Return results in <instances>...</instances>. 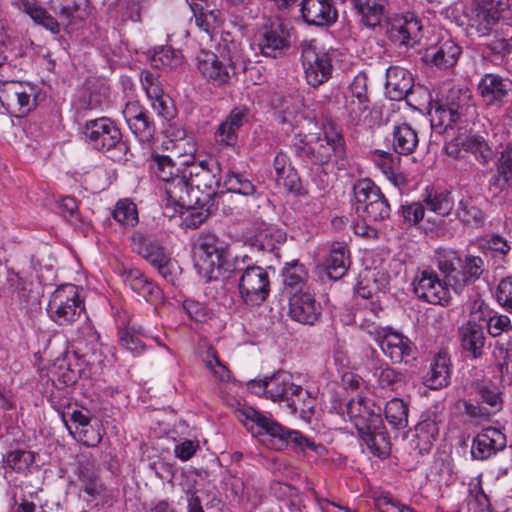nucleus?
<instances>
[{
  "label": "nucleus",
  "mask_w": 512,
  "mask_h": 512,
  "mask_svg": "<svg viewBox=\"0 0 512 512\" xmlns=\"http://www.w3.org/2000/svg\"><path fill=\"white\" fill-rule=\"evenodd\" d=\"M476 2L483 14L482 35H485L499 21L500 14L508 9L509 0H476Z\"/></svg>",
  "instance_id": "a19ab883"
},
{
  "label": "nucleus",
  "mask_w": 512,
  "mask_h": 512,
  "mask_svg": "<svg viewBox=\"0 0 512 512\" xmlns=\"http://www.w3.org/2000/svg\"><path fill=\"white\" fill-rule=\"evenodd\" d=\"M34 460V454L26 450L11 451L5 458L6 465L17 472L26 470Z\"/></svg>",
  "instance_id": "6e6d98bb"
},
{
  "label": "nucleus",
  "mask_w": 512,
  "mask_h": 512,
  "mask_svg": "<svg viewBox=\"0 0 512 512\" xmlns=\"http://www.w3.org/2000/svg\"><path fill=\"white\" fill-rule=\"evenodd\" d=\"M505 446V435L497 428L488 427L474 438L471 455L474 459L485 460Z\"/></svg>",
  "instance_id": "b1692460"
},
{
  "label": "nucleus",
  "mask_w": 512,
  "mask_h": 512,
  "mask_svg": "<svg viewBox=\"0 0 512 512\" xmlns=\"http://www.w3.org/2000/svg\"><path fill=\"white\" fill-rule=\"evenodd\" d=\"M175 175L174 180L164 184L163 187L168 202L178 207L179 212L183 209L189 210L198 206L189 183L187 171L184 169L181 174Z\"/></svg>",
  "instance_id": "412c9836"
},
{
  "label": "nucleus",
  "mask_w": 512,
  "mask_h": 512,
  "mask_svg": "<svg viewBox=\"0 0 512 512\" xmlns=\"http://www.w3.org/2000/svg\"><path fill=\"white\" fill-rule=\"evenodd\" d=\"M89 0H59L56 4L50 2V9L66 26L77 20H83L88 15Z\"/></svg>",
  "instance_id": "cd10ccee"
},
{
  "label": "nucleus",
  "mask_w": 512,
  "mask_h": 512,
  "mask_svg": "<svg viewBox=\"0 0 512 512\" xmlns=\"http://www.w3.org/2000/svg\"><path fill=\"white\" fill-rule=\"evenodd\" d=\"M285 402L293 414H299L301 419L310 422L314 415L316 399L308 390L294 384Z\"/></svg>",
  "instance_id": "c85d7f7f"
},
{
  "label": "nucleus",
  "mask_w": 512,
  "mask_h": 512,
  "mask_svg": "<svg viewBox=\"0 0 512 512\" xmlns=\"http://www.w3.org/2000/svg\"><path fill=\"white\" fill-rule=\"evenodd\" d=\"M427 208L436 215L444 217L448 215V190L428 192L425 198Z\"/></svg>",
  "instance_id": "5fc2aeb1"
},
{
  "label": "nucleus",
  "mask_w": 512,
  "mask_h": 512,
  "mask_svg": "<svg viewBox=\"0 0 512 512\" xmlns=\"http://www.w3.org/2000/svg\"><path fill=\"white\" fill-rule=\"evenodd\" d=\"M119 342L123 348L135 354H140L146 347L142 337L133 329L120 330Z\"/></svg>",
  "instance_id": "4d7b16f0"
},
{
  "label": "nucleus",
  "mask_w": 512,
  "mask_h": 512,
  "mask_svg": "<svg viewBox=\"0 0 512 512\" xmlns=\"http://www.w3.org/2000/svg\"><path fill=\"white\" fill-rule=\"evenodd\" d=\"M150 168L156 177L165 184L174 180L175 174H181L180 169L176 168L172 159L166 155L153 156Z\"/></svg>",
  "instance_id": "de8ad7c7"
},
{
  "label": "nucleus",
  "mask_w": 512,
  "mask_h": 512,
  "mask_svg": "<svg viewBox=\"0 0 512 512\" xmlns=\"http://www.w3.org/2000/svg\"><path fill=\"white\" fill-rule=\"evenodd\" d=\"M224 186L228 192L238 193L244 196L258 194L257 187L243 174L230 172L224 180Z\"/></svg>",
  "instance_id": "09e8293b"
},
{
  "label": "nucleus",
  "mask_w": 512,
  "mask_h": 512,
  "mask_svg": "<svg viewBox=\"0 0 512 512\" xmlns=\"http://www.w3.org/2000/svg\"><path fill=\"white\" fill-rule=\"evenodd\" d=\"M420 429L425 430L433 440L442 436V440L445 442L448 434L446 415L443 412L441 415L434 413L433 417H429V419L421 423Z\"/></svg>",
  "instance_id": "603ef678"
},
{
  "label": "nucleus",
  "mask_w": 512,
  "mask_h": 512,
  "mask_svg": "<svg viewBox=\"0 0 512 512\" xmlns=\"http://www.w3.org/2000/svg\"><path fill=\"white\" fill-rule=\"evenodd\" d=\"M240 420H249L256 424L261 430L269 435L274 441L278 449L291 447L296 451H305L310 449L319 453L323 450L322 445L315 444L312 440L305 437L297 430L289 429L275 420L266 417L259 411L250 406H243L236 411Z\"/></svg>",
  "instance_id": "20e7f679"
},
{
  "label": "nucleus",
  "mask_w": 512,
  "mask_h": 512,
  "mask_svg": "<svg viewBox=\"0 0 512 512\" xmlns=\"http://www.w3.org/2000/svg\"><path fill=\"white\" fill-rule=\"evenodd\" d=\"M322 307L314 296L307 292L295 291L289 298V315L301 324L314 325L319 321Z\"/></svg>",
  "instance_id": "6ab92c4d"
},
{
  "label": "nucleus",
  "mask_w": 512,
  "mask_h": 512,
  "mask_svg": "<svg viewBox=\"0 0 512 512\" xmlns=\"http://www.w3.org/2000/svg\"><path fill=\"white\" fill-rule=\"evenodd\" d=\"M128 126L141 142H150L156 132L155 123L152 120L149 111L136 120H133Z\"/></svg>",
  "instance_id": "8fccbe9b"
},
{
  "label": "nucleus",
  "mask_w": 512,
  "mask_h": 512,
  "mask_svg": "<svg viewBox=\"0 0 512 512\" xmlns=\"http://www.w3.org/2000/svg\"><path fill=\"white\" fill-rule=\"evenodd\" d=\"M367 333L374 335V339L379 344L382 352L394 364L400 363L404 357L410 356L415 348L408 337L393 331L389 327L367 329Z\"/></svg>",
  "instance_id": "dca6fc26"
},
{
  "label": "nucleus",
  "mask_w": 512,
  "mask_h": 512,
  "mask_svg": "<svg viewBox=\"0 0 512 512\" xmlns=\"http://www.w3.org/2000/svg\"><path fill=\"white\" fill-rule=\"evenodd\" d=\"M428 115L431 123V135L429 147H441L443 151H448V138L446 131L448 129L447 104L441 100H431Z\"/></svg>",
  "instance_id": "4be33fe9"
},
{
  "label": "nucleus",
  "mask_w": 512,
  "mask_h": 512,
  "mask_svg": "<svg viewBox=\"0 0 512 512\" xmlns=\"http://www.w3.org/2000/svg\"><path fill=\"white\" fill-rule=\"evenodd\" d=\"M346 111L352 121L359 120L361 116L369 109V99L352 98L345 104Z\"/></svg>",
  "instance_id": "774afa93"
},
{
  "label": "nucleus",
  "mask_w": 512,
  "mask_h": 512,
  "mask_svg": "<svg viewBox=\"0 0 512 512\" xmlns=\"http://www.w3.org/2000/svg\"><path fill=\"white\" fill-rule=\"evenodd\" d=\"M83 134L89 144L96 150L112 153L118 151L126 154L128 147L122 141V134L116 124L106 117L89 120L85 123Z\"/></svg>",
  "instance_id": "1a4fd4ad"
},
{
  "label": "nucleus",
  "mask_w": 512,
  "mask_h": 512,
  "mask_svg": "<svg viewBox=\"0 0 512 512\" xmlns=\"http://www.w3.org/2000/svg\"><path fill=\"white\" fill-rule=\"evenodd\" d=\"M446 350H440L424 377V385L432 390H438L448 385V361Z\"/></svg>",
  "instance_id": "f704fd0d"
},
{
  "label": "nucleus",
  "mask_w": 512,
  "mask_h": 512,
  "mask_svg": "<svg viewBox=\"0 0 512 512\" xmlns=\"http://www.w3.org/2000/svg\"><path fill=\"white\" fill-rule=\"evenodd\" d=\"M135 251L152 266L170 262V257L166 254L164 248L159 243L147 238H141L135 244Z\"/></svg>",
  "instance_id": "c03bdc74"
},
{
  "label": "nucleus",
  "mask_w": 512,
  "mask_h": 512,
  "mask_svg": "<svg viewBox=\"0 0 512 512\" xmlns=\"http://www.w3.org/2000/svg\"><path fill=\"white\" fill-rule=\"evenodd\" d=\"M195 266L209 279L218 278L226 267L227 251L224 243L214 234L208 233L198 237L195 244Z\"/></svg>",
  "instance_id": "6e6552de"
},
{
  "label": "nucleus",
  "mask_w": 512,
  "mask_h": 512,
  "mask_svg": "<svg viewBox=\"0 0 512 512\" xmlns=\"http://www.w3.org/2000/svg\"><path fill=\"white\" fill-rule=\"evenodd\" d=\"M25 282L26 281L13 269H8L6 271L5 281L0 285V296L14 299L18 290L21 289Z\"/></svg>",
  "instance_id": "13d9d810"
},
{
  "label": "nucleus",
  "mask_w": 512,
  "mask_h": 512,
  "mask_svg": "<svg viewBox=\"0 0 512 512\" xmlns=\"http://www.w3.org/2000/svg\"><path fill=\"white\" fill-rule=\"evenodd\" d=\"M180 61V55L168 46L161 47L151 58L152 65L155 68L177 66Z\"/></svg>",
  "instance_id": "bf43d9fd"
},
{
  "label": "nucleus",
  "mask_w": 512,
  "mask_h": 512,
  "mask_svg": "<svg viewBox=\"0 0 512 512\" xmlns=\"http://www.w3.org/2000/svg\"><path fill=\"white\" fill-rule=\"evenodd\" d=\"M358 434L372 454L379 458L389 456L391 443L383 420H380V425H375V428L369 426V428L364 429L362 432H358Z\"/></svg>",
  "instance_id": "c756f323"
},
{
  "label": "nucleus",
  "mask_w": 512,
  "mask_h": 512,
  "mask_svg": "<svg viewBox=\"0 0 512 512\" xmlns=\"http://www.w3.org/2000/svg\"><path fill=\"white\" fill-rule=\"evenodd\" d=\"M216 50L217 53L201 51L196 58L197 70L215 87L229 85L240 74L257 70V66L251 65L240 43L234 41L230 33L221 36Z\"/></svg>",
  "instance_id": "f257e3e1"
},
{
  "label": "nucleus",
  "mask_w": 512,
  "mask_h": 512,
  "mask_svg": "<svg viewBox=\"0 0 512 512\" xmlns=\"http://www.w3.org/2000/svg\"><path fill=\"white\" fill-rule=\"evenodd\" d=\"M385 34L397 47L414 48L423 37V26L414 13L397 14L387 22Z\"/></svg>",
  "instance_id": "9b49d317"
},
{
  "label": "nucleus",
  "mask_w": 512,
  "mask_h": 512,
  "mask_svg": "<svg viewBox=\"0 0 512 512\" xmlns=\"http://www.w3.org/2000/svg\"><path fill=\"white\" fill-rule=\"evenodd\" d=\"M374 376L381 389L392 392L398 391L399 388L403 387L405 384L403 374L390 367L388 364H383L375 368Z\"/></svg>",
  "instance_id": "a18cd8bd"
},
{
  "label": "nucleus",
  "mask_w": 512,
  "mask_h": 512,
  "mask_svg": "<svg viewBox=\"0 0 512 512\" xmlns=\"http://www.w3.org/2000/svg\"><path fill=\"white\" fill-rule=\"evenodd\" d=\"M286 240V234L277 228L266 227L253 239L252 246L262 252H275Z\"/></svg>",
  "instance_id": "58836bf2"
},
{
  "label": "nucleus",
  "mask_w": 512,
  "mask_h": 512,
  "mask_svg": "<svg viewBox=\"0 0 512 512\" xmlns=\"http://www.w3.org/2000/svg\"><path fill=\"white\" fill-rule=\"evenodd\" d=\"M381 411L380 406L363 397L351 399L347 404V414L358 432L380 425Z\"/></svg>",
  "instance_id": "aec40b11"
},
{
  "label": "nucleus",
  "mask_w": 512,
  "mask_h": 512,
  "mask_svg": "<svg viewBox=\"0 0 512 512\" xmlns=\"http://www.w3.org/2000/svg\"><path fill=\"white\" fill-rule=\"evenodd\" d=\"M239 274V292L247 305L263 303L270 292V278L261 266L247 265L235 269Z\"/></svg>",
  "instance_id": "9d476101"
},
{
  "label": "nucleus",
  "mask_w": 512,
  "mask_h": 512,
  "mask_svg": "<svg viewBox=\"0 0 512 512\" xmlns=\"http://www.w3.org/2000/svg\"><path fill=\"white\" fill-rule=\"evenodd\" d=\"M456 215L467 225L480 226L483 223L482 211L475 206H468L463 201H460Z\"/></svg>",
  "instance_id": "680f3d73"
},
{
  "label": "nucleus",
  "mask_w": 512,
  "mask_h": 512,
  "mask_svg": "<svg viewBox=\"0 0 512 512\" xmlns=\"http://www.w3.org/2000/svg\"><path fill=\"white\" fill-rule=\"evenodd\" d=\"M299 154L315 165H324L332 160L338 164L346 155L345 141L338 133H325L324 137H318L313 144L302 146Z\"/></svg>",
  "instance_id": "ddd939ff"
},
{
  "label": "nucleus",
  "mask_w": 512,
  "mask_h": 512,
  "mask_svg": "<svg viewBox=\"0 0 512 512\" xmlns=\"http://www.w3.org/2000/svg\"><path fill=\"white\" fill-rule=\"evenodd\" d=\"M348 263L349 256L346 244L341 242L334 243L325 261L327 275L331 279L341 278L346 273Z\"/></svg>",
  "instance_id": "c9c22d12"
},
{
  "label": "nucleus",
  "mask_w": 512,
  "mask_h": 512,
  "mask_svg": "<svg viewBox=\"0 0 512 512\" xmlns=\"http://www.w3.org/2000/svg\"><path fill=\"white\" fill-rule=\"evenodd\" d=\"M249 110L234 108L214 133L215 141L222 146L234 147L238 142V131L248 120Z\"/></svg>",
  "instance_id": "5701e85b"
},
{
  "label": "nucleus",
  "mask_w": 512,
  "mask_h": 512,
  "mask_svg": "<svg viewBox=\"0 0 512 512\" xmlns=\"http://www.w3.org/2000/svg\"><path fill=\"white\" fill-rule=\"evenodd\" d=\"M487 329L491 336L497 337L511 329V321L507 315H494L487 322Z\"/></svg>",
  "instance_id": "338daca9"
},
{
  "label": "nucleus",
  "mask_w": 512,
  "mask_h": 512,
  "mask_svg": "<svg viewBox=\"0 0 512 512\" xmlns=\"http://www.w3.org/2000/svg\"><path fill=\"white\" fill-rule=\"evenodd\" d=\"M385 7L384 0L373 3L370 0H357V5L354 6L356 11L362 16L363 24L370 28L380 25L381 18L385 13Z\"/></svg>",
  "instance_id": "ea45409f"
},
{
  "label": "nucleus",
  "mask_w": 512,
  "mask_h": 512,
  "mask_svg": "<svg viewBox=\"0 0 512 512\" xmlns=\"http://www.w3.org/2000/svg\"><path fill=\"white\" fill-rule=\"evenodd\" d=\"M113 218L120 224L135 226L138 223L136 205L128 200H119L113 210Z\"/></svg>",
  "instance_id": "3c124183"
},
{
  "label": "nucleus",
  "mask_w": 512,
  "mask_h": 512,
  "mask_svg": "<svg viewBox=\"0 0 512 512\" xmlns=\"http://www.w3.org/2000/svg\"><path fill=\"white\" fill-rule=\"evenodd\" d=\"M258 47L263 56L276 59L290 47V30L279 19L268 20L259 31Z\"/></svg>",
  "instance_id": "2eb2a0df"
},
{
  "label": "nucleus",
  "mask_w": 512,
  "mask_h": 512,
  "mask_svg": "<svg viewBox=\"0 0 512 512\" xmlns=\"http://www.w3.org/2000/svg\"><path fill=\"white\" fill-rule=\"evenodd\" d=\"M125 283L137 294L147 301H153L160 297L161 291L157 285L150 281L138 269L124 271Z\"/></svg>",
  "instance_id": "72a5a7b5"
},
{
  "label": "nucleus",
  "mask_w": 512,
  "mask_h": 512,
  "mask_svg": "<svg viewBox=\"0 0 512 512\" xmlns=\"http://www.w3.org/2000/svg\"><path fill=\"white\" fill-rule=\"evenodd\" d=\"M425 213V208L420 203H411L408 205L401 206V215L403 217V222L408 225H415L419 223Z\"/></svg>",
  "instance_id": "0e129e2a"
},
{
  "label": "nucleus",
  "mask_w": 512,
  "mask_h": 512,
  "mask_svg": "<svg viewBox=\"0 0 512 512\" xmlns=\"http://www.w3.org/2000/svg\"><path fill=\"white\" fill-rule=\"evenodd\" d=\"M386 93L391 100H403L413 88L411 73L399 66H390L386 70Z\"/></svg>",
  "instance_id": "bb28decb"
},
{
  "label": "nucleus",
  "mask_w": 512,
  "mask_h": 512,
  "mask_svg": "<svg viewBox=\"0 0 512 512\" xmlns=\"http://www.w3.org/2000/svg\"><path fill=\"white\" fill-rule=\"evenodd\" d=\"M293 386L294 383L291 382L290 375L285 372H277L267 377L266 397L274 402L285 401Z\"/></svg>",
  "instance_id": "4c0bfd02"
},
{
  "label": "nucleus",
  "mask_w": 512,
  "mask_h": 512,
  "mask_svg": "<svg viewBox=\"0 0 512 512\" xmlns=\"http://www.w3.org/2000/svg\"><path fill=\"white\" fill-rule=\"evenodd\" d=\"M353 206L361 219L353 226L354 233L361 237L377 238L378 229L372 223L390 217L391 208L380 188L370 179L357 180L353 185Z\"/></svg>",
  "instance_id": "7ed1b4c3"
},
{
  "label": "nucleus",
  "mask_w": 512,
  "mask_h": 512,
  "mask_svg": "<svg viewBox=\"0 0 512 512\" xmlns=\"http://www.w3.org/2000/svg\"><path fill=\"white\" fill-rule=\"evenodd\" d=\"M475 113L471 103V91L465 83L457 89L450 88V129L452 123L459 124L463 131L450 141V157H463L462 151L472 153L480 163H486L492 155V150L481 136H467V126Z\"/></svg>",
  "instance_id": "f03ea898"
},
{
  "label": "nucleus",
  "mask_w": 512,
  "mask_h": 512,
  "mask_svg": "<svg viewBox=\"0 0 512 512\" xmlns=\"http://www.w3.org/2000/svg\"><path fill=\"white\" fill-rule=\"evenodd\" d=\"M70 405L67 406V411L61 410L57 408V411L61 415L63 422L65 423L68 430L73 433V428L69 425V422H72L75 425V432L81 429V432L86 433L87 427L90 424V418L87 414H84L82 411L73 409L70 411Z\"/></svg>",
  "instance_id": "864d4df0"
},
{
  "label": "nucleus",
  "mask_w": 512,
  "mask_h": 512,
  "mask_svg": "<svg viewBox=\"0 0 512 512\" xmlns=\"http://www.w3.org/2000/svg\"><path fill=\"white\" fill-rule=\"evenodd\" d=\"M462 349L476 359L482 354L485 336L483 328L475 322H468L459 328Z\"/></svg>",
  "instance_id": "473e14b6"
},
{
  "label": "nucleus",
  "mask_w": 512,
  "mask_h": 512,
  "mask_svg": "<svg viewBox=\"0 0 512 512\" xmlns=\"http://www.w3.org/2000/svg\"><path fill=\"white\" fill-rule=\"evenodd\" d=\"M85 306L78 289L73 284L59 286L50 296L47 313L50 319L60 326L70 325L77 321Z\"/></svg>",
  "instance_id": "423d86ee"
},
{
  "label": "nucleus",
  "mask_w": 512,
  "mask_h": 512,
  "mask_svg": "<svg viewBox=\"0 0 512 512\" xmlns=\"http://www.w3.org/2000/svg\"><path fill=\"white\" fill-rule=\"evenodd\" d=\"M185 170L198 207L208 213H214L217 209V199L222 194L218 192L221 180L219 163L214 160L201 161L198 165H190Z\"/></svg>",
  "instance_id": "39448f33"
},
{
  "label": "nucleus",
  "mask_w": 512,
  "mask_h": 512,
  "mask_svg": "<svg viewBox=\"0 0 512 512\" xmlns=\"http://www.w3.org/2000/svg\"><path fill=\"white\" fill-rule=\"evenodd\" d=\"M484 272V261L479 256L461 257L456 251H450V288L461 294Z\"/></svg>",
  "instance_id": "f8f14e48"
},
{
  "label": "nucleus",
  "mask_w": 512,
  "mask_h": 512,
  "mask_svg": "<svg viewBox=\"0 0 512 512\" xmlns=\"http://www.w3.org/2000/svg\"><path fill=\"white\" fill-rule=\"evenodd\" d=\"M418 145L417 133L406 123L396 126L393 131V149L399 155H410Z\"/></svg>",
  "instance_id": "e433bc0d"
},
{
  "label": "nucleus",
  "mask_w": 512,
  "mask_h": 512,
  "mask_svg": "<svg viewBox=\"0 0 512 512\" xmlns=\"http://www.w3.org/2000/svg\"><path fill=\"white\" fill-rule=\"evenodd\" d=\"M282 276L285 290L290 295H293L304 284L307 272L303 264L298 260H294L285 264V267L282 269Z\"/></svg>",
  "instance_id": "79ce46f5"
},
{
  "label": "nucleus",
  "mask_w": 512,
  "mask_h": 512,
  "mask_svg": "<svg viewBox=\"0 0 512 512\" xmlns=\"http://www.w3.org/2000/svg\"><path fill=\"white\" fill-rule=\"evenodd\" d=\"M478 91L488 104L504 103L512 92V81L498 74H485L479 84Z\"/></svg>",
  "instance_id": "393cba45"
},
{
  "label": "nucleus",
  "mask_w": 512,
  "mask_h": 512,
  "mask_svg": "<svg viewBox=\"0 0 512 512\" xmlns=\"http://www.w3.org/2000/svg\"><path fill=\"white\" fill-rule=\"evenodd\" d=\"M313 42L303 40L298 48L301 51V60L307 83L316 88L331 77L332 64L326 53L316 52Z\"/></svg>",
  "instance_id": "4468645a"
},
{
  "label": "nucleus",
  "mask_w": 512,
  "mask_h": 512,
  "mask_svg": "<svg viewBox=\"0 0 512 512\" xmlns=\"http://www.w3.org/2000/svg\"><path fill=\"white\" fill-rule=\"evenodd\" d=\"M193 13L196 25L206 33H210L220 23L221 12L213 8L206 0H187Z\"/></svg>",
  "instance_id": "2f4dec72"
},
{
  "label": "nucleus",
  "mask_w": 512,
  "mask_h": 512,
  "mask_svg": "<svg viewBox=\"0 0 512 512\" xmlns=\"http://www.w3.org/2000/svg\"><path fill=\"white\" fill-rule=\"evenodd\" d=\"M76 474L79 482V498L91 509L109 502L110 496L103 484L95 461L89 456H82Z\"/></svg>",
  "instance_id": "0eeeda50"
},
{
  "label": "nucleus",
  "mask_w": 512,
  "mask_h": 512,
  "mask_svg": "<svg viewBox=\"0 0 512 512\" xmlns=\"http://www.w3.org/2000/svg\"><path fill=\"white\" fill-rule=\"evenodd\" d=\"M487 48L491 53L505 57L512 51V37H504L498 32L494 38L487 43Z\"/></svg>",
  "instance_id": "69168bd1"
},
{
  "label": "nucleus",
  "mask_w": 512,
  "mask_h": 512,
  "mask_svg": "<svg viewBox=\"0 0 512 512\" xmlns=\"http://www.w3.org/2000/svg\"><path fill=\"white\" fill-rule=\"evenodd\" d=\"M496 167V174L489 181L490 189L497 193L512 188V143L501 151Z\"/></svg>",
  "instance_id": "7c9ffc66"
},
{
  "label": "nucleus",
  "mask_w": 512,
  "mask_h": 512,
  "mask_svg": "<svg viewBox=\"0 0 512 512\" xmlns=\"http://www.w3.org/2000/svg\"><path fill=\"white\" fill-rule=\"evenodd\" d=\"M300 12L303 21L309 26L328 27L338 18L332 0H301Z\"/></svg>",
  "instance_id": "a211bd4d"
},
{
  "label": "nucleus",
  "mask_w": 512,
  "mask_h": 512,
  "mask_svg": "<svg viewBox=\"0 0 512 512\" xmlns=\"http://www.w3.org/2000/svg\"><path fill=\"white\" fill-rule=\"evenodd\" d=\"M34 22L43 26L53 34H59L63 28L68 27L62 23L59 17L56 18L44 8L40 9L39 16L34 19Z\"/></svg>",
  "instance_id": "e2e57ef3"
},
{
  "label": "nucleus",
  "mask_w": 512,
  "mask_h": 512,
  "mask_svg": "<svg viewBox=\"0 0 512 512\" xmlns=\"http://www.w3.org/2000/svg\"><path fill=\"white\" fill-rule=\"evenodd\" d=\"M385 417L395 429H403L408 425V406L399 398H393L385 406Z\"/></svg>",
  "instance_id": "49530a36"
},
{
  "label": "nucleus",
  "mask_w": 512,
  "mask_h": 512,
  "mask_svg": "<svg viewBox=\"0 0 512 512\" xmlns=\"http://www.w3.org/2000/svg\"><path fill=\"white\" fill-rule=\"evenodd\" d=\"M98 347L99 334L90 323L85 322L78 329L77 337L72 342L73 358L89 365L91 358L97 353Z\"/></svg>",
  "instance_id": "a878e982"
},
{
  "label": "nucleus",
  "mask_w": 512,
  "mask_h": 512,
  "mask_svg": "<svg viewBox=\"0 0 512 512\" xmlns=\"http://www.w3.org/2000/svg\"><path fill=\"white\" fill-rule=\"evenodd\" d=\"M446 285L445 281L439 280L436 273L427 270H423L413 281L414 292L419 299L444 307L448 304Z\"/></svg>",
  "instance_id": "f3484780"
},
{
  "label": "nucleus",
  "mask_w": 512,
  "mask_h": 512,
  "mask_svg": "<svg viewBox=\"0 0 512 512\" xmlns=\"http://www.w3.org/2000/svg\"><path fill=\"white\" fill-rule=\"evenodd\" d=\"M494 295L503 308L512 312V276L504 277L499 281Z\"/></svg>",
  "instance_id": "052dcab7"
},
{
  "label": "nucleus",
  "mask_w": 512,
  "mask_h": 512,
  "mask_svg": "<svg viewBox=\"0 0 512 512\" xmlns=\"http://www.w3.org/2000/svg\"><path fill=\"white\" fill-rule=\"evenodd\" d=\"M75 371H69V351L64 353L62 359H57L55 363V374L60 383L65 386H71L75 384L81 377L82 373L86 368V364L79 359H75Z\"/></svg>",
  "instance_id": "37998d69"
}]
</instances>
